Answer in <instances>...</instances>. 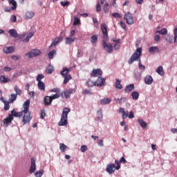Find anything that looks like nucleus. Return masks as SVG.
Masks as SVG:
<instances>
[{
	"mask_svg": "<svg viewBox=\"0 0 177 177\" xmlns=\"http://www.w3.org/2000/svg\"><path fill=\"white\" fill-rule=\"evenodd\" d=\"M59 97H60V94L59 93H56L50 97H47L46 99L49 100V103L48 104L47 103V104H52L53 100H55V99H59Z\"/></svg>",
	"mask_w": 177,
	"mask_h": 177,
	"instance_id": "ddd939ff",
	"label": "nucleus"
},
{
	"mask_svg": "<svg viewBox=\"0 0 177 177\" xmlns=\"http://www.w3.org/2000/svg\"><path fill=\"white\" fill-rule=\"evenodd\" d=\"M120 162H123V164H127L128 162L125 160V158L122 156L120 160Z\"/></svg>",
	"mask_w": 177,
	"mask_h": 177,
	"instance_id": "774afa93",
	"label": "nucleus"
},
{
	"mask_svg": "<svg viewBox=\"0 0 177 177\" xmlns=\"http://www.w3.org/2000/svg\"><path fill=\"white\" fill-rule=\"evenodd\" d=\"M96 117V121L97 122H102L103 121V109L102 108L97 111Z\"/></svg>",
	"mask_w": 177,
	"mask_h": 177,
	"instance_id": "1a4fd4ad",
	"label": "nucleus"
},
{
	"mask_svg": "<svg viewBox=\"0 0 177 177\" xmlns=\"http://www.w3.org/2000/svg\"><path fill=\"white\" fill-rule=\"evenodd\" d=\"M86 150H88V147H86V145L81 146L80 151H82V153H85V151H86Z\"/></svg>",
	"mask_w": 177,
	"mask_h": 177,
	"instance_id": "864d4df0",
	"label": "nucleus"
},
{
	"mask_svg": "<svg viewBox=\"0 0 177 177\" xmlns=\"http://www.w3.org/2000/svg\"><path fill=\"white\" fill-rule=\"evenodd\" d=\"M86 86H88V88H92L96 85V83H95L93 81L88 80L86 83Z\"/></svg>",
	"mask_w": 177,
	"mask_h": 177,
	"instance_id": "ea45409f",
	"label": "nucleus"
},
{
	"mask_svg": "<svg viewBox=\"0 0 177 177\" xmlns=\"http://www.w3.org/2000/svg\"><path fill=\"white\" fill-rule=\"evenodd\" d=\"M127 100L128 99L127 97L118 98L116 99V103H118V104H123V103Z\"/></svg>",
	"mask_w": 177,
	"mask_h": 177,
	"instance_id": "37998d69",
	"label": "nucleus"
},
{
	"mask_svg": "<svg viewBox=\"0 0 177 177\" xmlns=\"http://www.w3.org/2000/svg\"><path fill=\"white\" fill-rule=\"evenodd\" d=\"M42 175H44V170H42V169L37 171L35 173V176H36V177H41V176H42Z\"/></svg>",
	"mask_w": 177,
	"mask_h": 177,
	"instance_id": "de8ad7c7",
	"label": "nucleus"
},
{
	"mask_svg": "<svg viewBox=\"0 0 177 177\" xmlns=\"http://www.w3.org/2000/svg\"><path fill=\"white\" fill-rule=\"evenodd\" d=\"M53 71H55V69H53V66H52V64H48V66L46 69V72L47 73V74H52Z\"/></svg>",
	"mask_w": 177,
	"mask_h": 177,
	"instance_id": "c9c22d12",
	"label": "nucleus"
},
{
	"mask_svg": "<svg viewBox=\"0 0 177 177\" xmlns=\"http://www.w3.org/2000/svg\"><path fill=\"white\" fill-rule=\"evenodd\" d=\"M36 169H37V165H35V159L32 158L31 159V165H30V167L29 169V173L34 174V172H35Z\"/></svg>",
	"mask_w": 177,
	"mask_h": 177,
	"instance_id": "9b49d317",
	"label": "nucleus"
},
{
	"mask_svg": "<svg viewBox=\"0 0 177 177\" xmlns=\"http://www.w3.org/2000/svg\"><path fill=\"white\" fill-rule=\"evenodd\" d=\"M156 73H158L159 75H164V68H162V66L158 67V68L156 69Z\"/></svg>",
	"mask_w": 177,
	"mask_h": 177,
	"instance_id": "c03bdc74",
	"label": "nucleus"
},
{
	"mask_svg": "<svg viewBox=\"0 0 177 177\" xmlns=\"http://www.w3.org/2000/svg\"><path fill=\"white\" fill-rule=\"evenodd\" d=\"M47 97H50V96H46L44 99L45 106H50V104H48L49 103V100Z\"/></svg>",
	"mask_w": 177,
	"mask_h": 177,
	"instance_id": "5fc2aeb1",
	"label": "nucleus"
},
{
	"mask_svg": "<svg viewBox=\"0 0 177 177\" xmlns=\"http://www.w3.org/2000/svg\"><path fill=\"white\" fill-rule=\"evenodd\" d=\"M62 6H68L70 5V1H61L60 3Z\"/></svg>",
	"mask_w": 177,
	"mask_h": 177,
	"instance_id": "13d9d810",
	"label": "nucleus"
},
{
	"mask_svg": "<svg viewBox=\"0 0 177 177\" xmlns=\"http://www.w3.org/2000/svg\"><path fill=\"white\" fill-rule=\"evenodd\" d=\"M121 44V39H118L113 46V49L115 50H120V48H121V44Z\"/></svg>",
	"mask_w": 177,
	"mask_h": 177,
	"instance_id": "cd10ccee",
	"label": "nucleus"
},
{
	"mask_svg": "<svg viewBox=\"0 0 177 177\" xmlns=\"http://www.w3.org/2000/svg\"><path fill=\"white\" fill-rule=\"evenodd\" d=\"M64 84H68V81H70V80H71L73 78V77L71 76V75L68 74L66 76H64Z\"/></svg>",
	"mask_w": 177,
	"mask_h": 177,
	"instance_id": "79ce46f5",
	"label": "nucleus"
},
{
	"mask_svg": "<svg viewBox=\"0 0 177 177\" xmlns=\"http://www.w3.org/2000/svg\"><path fill=\"white\" fill-rule=\"evenodd\" d=\"M153 39H154L155 42H160V35H155V36L153 37Z\"/></svg>",
	"mask_w": 177,
	"mask_h": 177,
	"instance_id": "bf43d9fd",
	"label": "nucleus"
},
{
	"mask_svg": "<svg viewBox=\"0 0 177 177\" xmlns=\"http://www.w3.org/2000/svg\"><path fill=\"white\" fill-rule=\"evenodd\" d=\"M115 165L114 163L113 164H108L106 165V171L109 174V175H111L112 174H114L115 172Z\"/></svg>",
	"mask_w": 177,
	"mask_h": 177,
	"instance_id": "0eeeda50",
	"label": "nucleus"
},
{
	"mask_svg": "<svg viewBox=\"0 0 177 177\" xmlns=\"http://www.w3.org/2000/svg\"><path fill=\"white\" fill-rule=\"evenodd\" d=\"M10 81V79L8 77H6L5 75H1L0 76V82L1 84H6L7 82H9Z\"/></svg>",
	"mask_w": 177,
	"mask_h": 177,
	"instance_id": "c756f323",
	"label": "nucleus"
},
{
	"mask_svg": "<svg viewBox=\"0 0 177 177\" xmlns=\"http://www.w3.org/2000/svg\"><path fill=\"white\" fill-rule=\"evenodd\" d=\"M75 39H74L73 37H66L65 38V44L66 45H71L73 42H74Z\"/></svg>",
	"mask_w": 177,
	"mask_h": 177,
	"instance_id": "473e14b6",
	"label": "nucleus"
},
{
	"mask_svg": "<svg viewBox=\"0 0 177 177\" xmlns=\"http://www.w3.org/2000/svg\"><path fill=\"white\" fill-rule=\"evenodd\" d=\"M70 109L65 107L62 111V114L61 116V119L58 122L59 127H66L68 122H67V119L68 118V113H70Z\"/></svg>",
	"mask_w": 177,
	"mask_h": 177,
	"instance_id": "20e7f679",
	"label": "nucleus"
},
{
	"mask_svg": "<svg viewBox=\"0 0 177 177\" xmlns=\"http://www.w3.org/2000/svg\"><path fill=\"white\" fill-rule=\"evenodd\" d=\"M17 21V17H16V15H12L10 18V21H12V23H16Z\"/></svg>",
	"mask_w": 177,
	"mask_h": 177,
	"instance_id": "052dcab7",
	"label": "nucleus"
},
{
	"mask_svg": "<svg viewBox=\"0 0 177 177\" xmlns=\"http://www.w3.org/2000/svg\"><path fill=\"white\" fill-rule=\"evenodd\" d=\"M119 111L122 113V120H125L128 117V115L129 114V112L128 111H125V109L124 108H120Z\"/></svg>",
	"mask_w": 177,
	"mask_h": 177,
	"instance_id": "412c9836",
	"label": "nucleus"
},
{
	"mask_svg": "<svg viewBox=\"0 0 177 177\" xmlns=\"http://www.w3.org/2000/svg\"><path fill=\"white\" fill-rule=\"evenodd\" d=\"M24 106V110L20 112H17V115L18 118H20L23 115V113H24V115L22 118V122L24 125L29 124L31 120H32V118L31 117V113L30 111V100H27L23 104Z\"/></svg>",
	"mask_w": 177,
	"mask_h": 177,
	"instance_id": "f257e3e1",
	"label": "nucleus"
},
{
	"mask_svg": "<svg viewBox=\"0 0 177 177\" xmlns=\"http://www.w3.org/2000/svg\"><path fill=\"white\" fill-rule=\"evenodd\" d=\"M113 17H115V19H121V15L118 12H113L112 14Z\"/></svg>",
	"mask_w": 177,
	"mask_h": 177,
	"instance_id": "603ef678",
	"label": "nucleus"
},
{
	"mask_svg": "<svg viewBox=\"0 0 177 177\" xmlns=\"http://www.w3.org/2000/svg\"><path fill=\"white\" fill-rule=\"evenodd\" d=\"M12 120H13V117L8 115V116L3 120V122L5 127H9V124L12 122Z\"/></svg>",
	"mask_w": 177,
	"mask_h": 177,
	"instance_id": "4468645a",
	"label": "nucleus"
},
{
	"mask_svg": "<svg viewBox=\"0 0 177 177\" xmlns=\"http://www.w3.org/2000/svg\"><path fill=\"white\" fill-rule=\"evenodd\" d=\"M111 103V100L110 98H103L100 100V104L106 105V104H110Z\"/></svg>",
	"mask_w": 177,
	"mask_h": 177,
	"instance_id": "393cba45",
	"label": "nucleus"
},
{
	"mask_svg": "<svg viewBox=\"0 0 177 177\" xmlns=\"http://www.w3.org/2000/svg\"><path fill=\"white\" fill-rule=\"evenodd\" d=\"M155 34H160L161 35H167L168 34V30H167L166 28H163L160 30H157Z\"/></svg>",
	"mask_w": 177,
	"mask_h": 177,
	"instance_id": "bb28decb",
	"label": "nucleus"
},
{
	"mask_svg": "<svg viewBox=\"0 0 177 177\" xmlns=\"http://www.w3.org/2000/svg\"><path fill=\"white\" fill-rule=\"evenodd\" d=\"M17 99V94H11L9 97L8 102L9 103H14Z\"/></svg>",
	"mask_w": 177,
	"mask_h": 177,
	"instance_id": "7c9ffc66",
	"label": "nucleus"
},
{
	"mask_svg": "<svg viewBox=\"0 0 177 177\" xmlns=\"http://www.w3.org/2000/svg\"><path fill=\"white\" fill-rule=\"evenodd\" d=\"M84 95H92V93L91 92V90L86 89L83 91Z\"/></svg>",
	"mask_w": 177,
	"mask_h": 177,
	"instance_id": "e2e57ef3",
	"label": "nucleus"
},
{
	"mask_svg": "<svg viewBox=\"0 0 177 177\" xmlns=\"http://www.w3.org/2000/svg\"><path fill=\"white\" fill-rule=\"evenodd\" d=\"M8 3L12 5L11 9L12 10H16L17 8V3L15 0H9Z\"/></svg>",
	"mask_w": 177,
	"mask_h": 177,
	"instance_id": "a878e982",
	"label": "nucleus"
},
{
	"mask_svg": "<svg viewBox=\"0 0 177 177\" xmlns=\"http://www.w3.org/2000/svg\"><path fill=\"white\" fill-rule=\"evenodd\" d=\"M55 55H56V50H53L50 51L48 53V58L50 59H53V56H55Z\"/></svg>",
	"mask_w": 177,
	"mask_h": 177,
	"instance_id": "09e8293b",
	"label": "nucleus"
},
{
	"mask_svg": "<svg viewBox=\"0 0 177 177\" xmlns=\"http://www.w3.org/2000/svg\"><path fill=\"white\" fill-rule=\"evenodd\" d=\"M103 10L104 13H109V10H110V4L109 3H105L103 6Z\"/></svg>",
	"mask_w": 177,
	"mask_h": 177,
	"instance_id": "4c0bfd02",
	"label": "nucleus"
},
{
	"mask_svg": "<svg viewBox=\"0 0 177 177\" xmlns=\"http://www.w3.org/2000/svg\"><path fill=\"white\" fill-rule=\"evenodd\" d=\"M120 24L123 30H127V25L122 21H120Z\"/></svg>",
	"mask_w": 177,
	"mask_h": 177,
	"instance_id": "680f3d73",
	"label": "nucleus"
},
{
	"mask_svg": "<svg viewBox=\"0 0 177 177\" xmlns=\"http://www.w3.org/2000/svg\"><path fill=\"white\" fill-rule=\"evenodd\" d=\"M70 71H71V70L68 69V68H64L60 72V74L62 77H66V75H68V73H70Z\"/></svg>",
	"mask_w": 177,
	"mask_h": 177,
	"instance_id": "c85d7f7f",
	"label": "nucleus"
},
{
	"mask_svg": "<svg viewBox=\"0 0 177 177\" xmlns=\"http://www.w3.org/2000/svg\"><path fill=\"white\" fill-rule=\"evenodd\" d=\"M104 84H106V78H103L102 76L99 77L95 82L97 86L100 87L104 86Z\"/></svg>",
	"mask_w": 177,
	"mask_h": 177,
	"instance_id": "9d476101",
	"label": "nucleus"
},
{
	"mask_svg": "<svg viewBox=\"0 0 177 177\" xmlns=\"http://www.w3.org/2000/svg\"><path fill=\"white\" fill-rule=\"evenodd\" d=\"M149 52L152 55H154V53H160V48H158L157 46H151L149 48Z\"/></svg>",
	"mask_w": 177,
	"mask_h": 177,
	"instance_id": "a211bd4d",
	"label": "nucleus"
},
{
	"mask_svg": "<svg viewBox=\"0 0 177 177\" xmlns=\"http://www.w3.org/2000/svg\"><path fill=\"white\" fill-rule=\"evenodd\" d=\"M140 56H142V48H137L136 52L131 55V58L128 61V63L129 64H132L133 62H139L138 67L140 70H142V71H145L146 70V66L142 65V62H140Z\"/></svg>",
	"mask_w": 177,
	"mask_h": 177,
	"instance_id": "7ed1b4c3",
	"label": "nucleus"
},
{
	"mask_svg": "<svg viewBox=\"0 0 177 177\" xmlns=\"http://www.w3.org/2000/svg\"><path fill=\"white\" fill-rule=\"evenodd\" d=\"M3 52L6 55L13 53L15 52V48L13 46L5 47L3 48Z\"/></svg>",
	"mask_w": 177,
	"mask_h": 177,
	"instance_id": "2eb2a0df",
	"label": "nucleus"
},
{
	"mask_svg": "<svg viewBox=\"0 0 177 177\" xmlns=\"http://www.w3.org/2000/svg\"><path fill=\"white\" fill-rule=\"evenodd\" d=\"M59 150L62 151V153H64V151L67 150V145L63 143L59 144Z\"/></svg>",
	"mask_w": 177,
	"mask_h": 177,
	"instance_id": "a19ab883",
	"label": "nucleus"
},
{
	"mask_svg": "<svg viewBox=\"0 0 177 177\" xmlns=\"http://www.w3.org/2000/svg\"><path fill=\"white\" fill-rule=\"evenodd\" d=\"M96 12H102V6H100V3L99 1L97 3Z\"/></svg>",
	"mask_w": 177,
	"mask_h": 177,
	"instance_id": "4d7b16f0",
	"label": "nucleus"
},
{
	"mask_svg": "<svg viewBox=\"0 0 177 177\" xmlns=\"http://www.w3.org/2000/svg\"><path fill=\"white\" fill-rule=\"evenodd\" d=\"M102 74H103V72L102 71L101 69L100 68L94 69L91 73V77H98L99 78V77H102Z\"/></svg>",
	"mask_w": 177,
	"mask_h": 177,
	"instance_id": "6e6552de",
	"label": "nucleus"
},
{
	"mask_svg": "<svg viewBox=\"0 0 177 177\" xmlns=\"http://www.w3.org/2000/svg\"><path fill=\"white\" fill-rule=\"evenodd\" d=\"M8 115H10V117H16V115H17V112L16 111V109H12L11 111V114H9Z\"/></svg>",
	"mask_w": 177,
	"mask_h": 177,
	"instance_id": "6e6d98bb",
	"label": "nucleus"
},
{
	"mask_svg": "<svg viewBox=\"0 0 177 177\" xmlns=\"http://www.w3.org/2000/svg\"><path fill=\"white\" fill-rule=\"evenodd\" d=\"M8 34L10 35V37H12V38H17V31H16V29H10L8 30Z\"/></svg>",
	"mask_w": 177,
	"mask_h": 177,
	"instance_id": "5701e85b",
	"label": "nucleus"
},
{
	"mask_svg": "<svg viewBox=\"0 0 177 177\" xmlns=\"http://www.w3.org/2000/svg\"><path fill=\"white\" fill-rule=\"evenodd\" d=\"M131 97H132L133 100H138V99H139V92L133 91L131 93Z\"/></svg>",
	"mask_w": 177,
	"mask_h": 177,
	"instance_id": "72a5a7b5",
	"label": "nucleus"
},
{
	"mask_svg": "<svg viewBox=\"0 0 177 177\" xmlns=\"http://www.w3.org/2000/svg\"><path fill=\"white\" fill-rule=\"evenodd\" d=\"M35 16V13L34 12V11H28L26 12L25 19L26 20H29L30 19H32V17H34Z\"/></svg>",
	"mask_w": 177,
	"mask_h": 177,
	"instance_id": "aec40b11",
	"label": "nucleus"
},
{
	"mask_svg": "<svg viewBox=\"0 0 177 177\" xmlns=\"http://www.w3.org/2000/svg\"><path fill=\"white\" fill-rule=\"evenodd\" d=\"M124 19L126 21L127 24H129V26L133 24V17L132 16V14L131 12H127L124 14Z\"/></svg>",
	"mask_w": 177,
	"mask_h": 177,
	"instance_id": "423d86ee",
	"label": "nucleus"
},
{
	"mask_svg": "<svg viewBox=\"0 0 177 177\" xmlns=\"http://www.w3.org/2000/svg\"><path fill=\"white\" fill-rule=\"evenodd\" d=\"M32 37H34V33L33 32H30L25 39H22V42L24 44H27V42L30 41V39H31Z\"/></svg>",
	"mask_w": 177,
	"mask_h": 177,
	"instance_id": "b1692460",
	"label": "nucleus"
},
{
	"mask_svg": "<svg viewBox=\"0 0 177 177\" xmlns=\"http://www.w3.org/2000/svg\"><path fill=\"white\" fill-rule=\"evenodd\" d=\"M60 41H62V37L55 38L53 39L51 44L50 45L49 48H52V46H57L59 44H60Z\"/></svg>",
	"mask_w": 177,
	"mask_h": 177,
	"instance_id": "f3484780",
	"label": "nucleus"
},
{
	"mask_svg": "<svg viewBox=\"0 0 177 177\" xmlns=\"http://www.w3.org/2000/svg\"><path fill=\"white\" fill-rule=\"evenodd\" d=\"M101 30L103 48L107 53H113V44L107 43L109 41V32L107 31V25L105 23L101 24Z\"/></svg>",
	"mask_w": 177,
	"mask_h": 177,
	"instance_id": "f03ea898",
	"label": "nucleus"
},
{
	"mask_svg": "<svg viewBox=\"0 0 177 177\" xmlns=\"http://www.w3.org/2000/svg\"><path fill=\"white\" fill-rule=\"evenodd\" d=\"M14 91L15 92V95L20 96V95H21L23 93V91H21V89L19 88V87L17 86H15L14 87Z\"/></svg>",
	"mask_w": 177,
	"mask_h": 177,
	"instance_id": "58836bf2",
	"label": "nucleus"
},
{
	"mask_svg": "<svg viewBox=\"0 0 177 177\" xmlns=\"http://www.w3.org/2000/svg\"><path fill=\"white\" fill-rule=\"evenodd\" d=\"M129 118H130V120H132V118H135V115H133V112L132 111H131L129 112V115H128Z\"/></svg>",
	"mask_w": 177,
	"mask_h": 177,
	"instance_id": "69168bd1",
	"label": "nucleus"
},
{
	"mask_svg": "<svg viewBox=\"0 0 177 177\" xmlns=\"http://www.w3.org/2000/svg\"><path fill=\"white\" fill-rule=\"evenodd\" d=\"M26 35H27V33L26 32H24L23 34H21V35H17V39H23L24 38L26 37Z\"/></svg>",
	"mask_w": 177,
	"mask_h": 177,
	"instance_id": "3c124183",
	"label": "nucleus"
},
{
	"mask_svg": "<svg viewBox=\"0 0 177 177\" xmlns=\"http://www.w3.org/2000/svg\"><path fill=\"white\" fill-rule=\"evenodd\" d=\"M137 122L140 124L141 128H146L147 127V124L142 119H138Z\"/></svg>",
	"mask_w": 177,
	"mask_h": 177,
	"instance_id": "e433bc0d",
	"label": "nucleus"
},
{
	"mask_svg": "<svg viewBox=\"0 0 177 177\" xmlns=\"http://www.w3.org/2000/svg\"><path fill=\"white\" fill-rule=\"evenodd\" d=\"M11 57L13 60H15V61L19 60V59H21V56H17V55H12Z\"/></svg>",
	"mask_w": 177,
	"mask_h": 177,
	"instance_id": "338daca9",
	"label": "nucleus"
},
{
	"mask_svg": "<svg viewBox=\"0 0 177 177\" xmlns=\"http://www.w3.org/2000/svg\"><path fill=\"white\" fill-rule=\"evenodd\" d=\"M97 42V35H94L91 37V43L96 44Z\"/></svg>",
	"mask_w": 177,
	"mask_h": 177,
	"instance_id": "49530a36",
	"label": "nucleus"
},
{
	"mask_svg": "<svg viewBox=\"0 0 177 177\" xmlns=\"http://www.w3.org/2000/svg\"><path fill=\"white\" fill-rule=\"evenodd\" d=\"M37 86L40 91L45 92V83L44 82H38Z\"/></svg>",
	"mask_w": 177,
	"mask_h": 177,
	"instance_id": "f704fd0d",
	"label": "nucleus"
},
{
	"mask_svg": "<svg viewBox=\"0 0 177 177\" xmlns=\"http://www.w3.org/2000/svg\"><path fill=\"white\" fill-rule=\"evenodd\" d=\"M115 88L116 89H119V90L122 89V84H121V80L120 79L116 80V82H115Z\"/></svg>",
	"mask_w": 177,
	"mask_h": 177,
	"instance_id": "2f4dec72",
	"label": "nucleus"
},
{
	"mask_svg": "<svg viewBox=\"0 0 177 177\" xmlns=\"http://www.w3.org/2000/svg\"><path fill=\"white\" fill-rule=\"evenodd\" d=\"M73 93H75V88H69L64 92V96L66 99H68Z\"/></svg>",
	"mask_w": 177,
	"mask_h": 177,
	"instance_id": "f8f14e48",
	"label": "nucleus"
},
{
	"mask_svg": "<svg viewBox=\"0 0 177 177\" xmlns=\"http://www.w3.org/2000/svg\"><path fill=\"white\" fill-rule=\"evenodd\" d=\"M133 89H135V84H130L126 86L124 88V92H126V93H129V92H132Z\"/></svg>",
	"mask_w": 177,
	"mask_h": 177,
	"instance_id": "dca6fc26",
	"label": "nucleus"
},
{
	"mask_svg": "<svg viewBox=\"0 0 177 177\" xmlns=\"http://www.w3.org/2000/svg\"><path fill=\"white\" fill-rule=\"evenodd\" d=\"M50 92H54L55 93H59L60 92V89L59 88H54L50 90Z\"/></svg>",
	"mask_w": 177,
	"mask_h": 177,
	"instance_id": "0e129e2a",
	"label": "nucleus"
},
{
	"mask_svg": "<svg viewBox=\"0 0 177 177\" xmlns=\"http://www.w3.org/2000/svg\"><path fill=\"white\" fill-rule=\"evenodd\" d=\"M164 39L166 41V42H167V44H172L174 41V36L171 35H167L164 37Z\"/></svg>",
	"mask_w": 177,
	"mask_h": 177,
	"instance_id": "4be33fe9",
	"label": "nucleus"
},
{
	"mask_svg": "<svg viewBox=\"0 0 177 177\" xmlns=\"http://www.w3.org/2000/svg\"><path fill=\"white\" fill-rule=\"evenodd\" d=\"M44 78H45V75H44V74H39L36 78V80L37 81V82H42V80H44Z\"/></svg>",
	"mask_w": 177,
	"mask_h": 177,
	"instance_id": "a18cd8bd",
	"label": "nucleus"
},
{
	"mask_svg": "<svg viewBox=\"0 0 177 177\" xmlns=\"http://www.w3.org/2000/svg\"><path fill=\"white\" fill-rule=\"evenodd\" d=\"M10 103V102H9V101L4 103V111H8V110H9V109H10V106L9 105Z\"/></svg>",
	"mask_w": 177,
	"mask_h": 177,
	"instance_id": "8fccbe9b",
	"label": "nucleus"
},
{
	"mask_svg": "<svg viewBox=\"0 0 177 177\" xmlns=\"http://www.w3.org/2000/svg\"><path fill=\"white\" fill-rule=\"evenodd\" d=\"M41 55V50L38 49H32L31 52L26 53L25 56L28 59H32V57H37Z\"/></svg>",
	"mask_w": 177,
	"mask_h": 177,
	"instance_id": "39448f33",
	"label": "nucleus"
},
{
	"mask_svg": "<svg viewBox=\"0 0 177 177\" xmlns=\"http://www.w3.org/2000/svg\"><path fill=\"white\" fill-rule=\"evenodd\" d=\"M145 83L147 85H151L153 84V77L151 75H147L145 77Z\"/></svg>",
	"mask_w": 177,
	"mask_h": 177,
	"instance_id": "6ab92c4d",
	"label": "nucleus"
}]
</instances>
